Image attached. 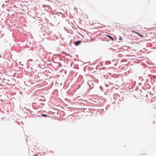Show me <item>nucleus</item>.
I'll list each match as a JSON object with an SVG mask.
<instances>
[{"label": "nucleus", "instance_id": "4", "mask_svg": "<svg viewBox=\"0 0 156 156\" xmlns=\"http://www.w3.org/2000/svg\"><path fill=\"white\" fill-rule=\"evenodd\" d=\"M136 33L137 34H138V35H139L140 36V37H143V35H141V34H138V33Z\"/></svg>", "mask_w": 156, "mask_h": 156}, {"label": "nucleus", "instance_id": "1", "mask_svg": "<svg viewBox=\"0 0 156 156\" xmlns=\"http://www.w3.org/2000/svg\"><path fill=\"white\" fill-rule=\"evenodd\" d=\"M81 43V41H76L75 43L76 45H77Z\"/></svg>", "mask_w": 156, "mask_h": 156}, {"label": "nucleus", "instance_id": "3", "mask_svg": "<svg viewBox=\"0 0 156 156\" xmlns=\"http://www.w3.org/2000/svg\"><path fill=\"white\" fill-rule=\"evenodd\" d=\"M41 115L43 117H46L48 116V115L46 114H42Z\"/></svg>", "mask_w": 156, "mask_h": 156}, {"label": "nucleus", "instance_id": "5", "mask_svg": "<svg viewBox=\"0 0 156 156\" xmlns=\"http://www.w3.org/2000/svg\"><path fill=\"white\" fill-rule=\"evenodd\" d=\"M122 37H121L119 38V40H122Z\"/></svg>", "mask_w": 156, "mask_h": 156}, {"label": "nucleus", "instance_id": "2", "mask_svg": "<svg viewBox=\"0 0 156 156\" xmlns=\"http://www.w3.org/2000/svg\"><path fill=\"white\" fill-rule=\"evenodd\" d=\"M107 36L109 38H110V39H111V40H113V38L111 36H109V35H108Z\"/></svg>", "mask_w": 156, "mask_h": 156}]
</instances>
